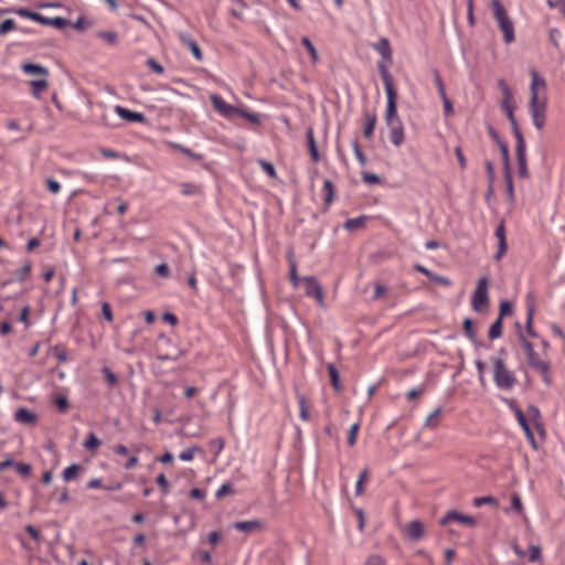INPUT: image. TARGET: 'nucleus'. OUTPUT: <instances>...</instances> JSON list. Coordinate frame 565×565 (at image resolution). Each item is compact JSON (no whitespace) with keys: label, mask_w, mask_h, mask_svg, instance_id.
<instances>
[{"label":"nucleus","mask_w":565,"mask_h":565,"mask_svg":"<svg viewBox=\"0 0 565 565\" xmlns=\"http://www.w3.org/2000/svg\"><path fill=\"white\" fill-rule=\"evenodd\" d=\"M301 44L306 47V50L310 54V57H311L312 62H317L319 60V55H318V52H317L315 45L309 40V38L302 36L301 38Z\"/></svg>","instance_id":"nucleus-41"},{"label":"nucleus","mask_w":565,"mask_h":565,"mask_svg":"<svg viewBox=\"0 0 565 565\" xmlns=\"http://www.w3.org/2000/svg\"><path fill=\"white\" fill-rule=\"evenodd\" d=\"M443 412L441 407H437L431 414H429L424 423L425 428L435 429L438 426L437 417L440 416Z\"/></svg>","instance_id":"nucleus-35"},{"label":"nucleus","mask_w":565,"mask_h":565,"mask_svg":"<svg viewBox=\"0 0 565 565\" xmlns=\"http://www.w3.org/2000/svg\"><path fill=\"white\" fill-rule=\"evenodd\" d=\"M34 21L39 22L40 24H43V25L54 26L56 29H63L70 24V21L65 18H62V17L47 18L38 12L34 18Z\"/></svg>","instance_id":"nucleus-17"},{"label":"nucleus","mask_w":565,"mask_h":565,"mask_svg":"<svg viewBox=\"0 0 565 565\" xmlns=\"http://www.w3.org/2000/svg\"><path fill=\"white\" fill-rule=\"evenodd\" d=\"M289 279L295 288L299 287L300 281H302V278L298 276L297 266L295 262H290Z\"/></svg>","instance_id":"nucleus-50"},{"label":"nucleus","mask_w":565,"mask_h":565,"mask_svg":"<svg viewBox=\"0 0 565 565\" xmlns=\"http://www.w3.org/2000/svg\"><path fill=\"white\" fill-rule=\"evenodd\" d=\"M518 339H519V342L522 345L526 356L529 355V353H533L534 352L533 343L525 338L523 331H520L518 333Z\"/></svg>","instance_id":"nucleus-45"},{"label":"nucleus","mask_w":565,"mask_h":565,"mask_svg":"<svg viewBox=\"0 0 565 565\" xmlns=\"http://www.w3.org/2000/svg\"><path fill=\"white\" fill-rule=\"evenodd\" d=\"M359 428H360L359 423H355L351 426L349 434H348V444L350 446H354L356 444Z\"/></svg>","instance_id":"nucleus-60"},{"label":"nucleus","mask_w":565,"mask_h":565,"mask_svg":"<svg viewBox=\"0 0 565 565\" xmlns=\"http://www.w3.org/2000/svg\"><path fill=\"white\" fill-rule=\"evenodd\" d=\"M201 451V448L198 446L189 447L182 450L179 455V458L183 461H191L194 458L195 452Z\"/></svg>","instance_id":"nucleus-48"},{"label":"nucleus","mask_w":565,"mask_h":565,"mask_svg":"<svg viewBox=\"0 0 565 565\" xmlns=\"http://www.w3.org/2000/svg\"><path fill=\"white\" fill-rule=\"evenodd\" d=\"M511 509L521 513L523 511V504L521 497L518 493H513L511 497Z\"/></svg>","instance_id":"nucleus-62"},{"label":"nucleus","mask_w":565,"mask_h":565,"mask_svg":"<svg viewBox=\"0 0 565 565\" xmlns=\"http://www.w3.org/2000/svg\"><path fill=\"white\" fill-rule=\"evenodd\" d=\"M370 478V470L369 468H364L359 477H358V480H356V484H355V494L356 495H361L363 493V484L365 481H367Z\"/></svg>","instance_id":"nucleus-36"},{"label":"nucleus","mask_w":565,"mask_h":565,"mask_svg":"<svg viewBox=\"0 0 565 565\" xmlns=\"http://www.w3.org/2000/svg\"><path fill=\"white\" fill-rule=\"evenodd\" d=\"M14 468H15L17 472L24 478L30 477V475L32 472V467L29 463L18 462V463H14Z\"/></svg>","instance_id":"nucleus-57"},{"label":"nucleus","mask_w":565,"mask_h":565,"mask_svg":"<svg viewBox=\"0 0 565 565\" xmlns=\"http://www.w3.org/2000/svg\"><path fill=\"white\" fill-rule=\"evenodd\" d=\"M452 521H458V522L467 524L469 526L477 525V521L473 516L461 514L456 510H451V511L447 512V514L440 519L439 524L447 525L448 523H450Z\"/></svg>","instance_id":"nucleus-12"},{"label":"nucleus","mask_w":565,"mask_h":565,"mask_svg":"<svg viewBox=\"0 0 565 565\" xmlns=\"http://www.w3.org/2000/svg\"><path fill=\"white\" fill-rule=\"evenodd\" d=\"M499 86L501 88L502 96H503L501 106L511 124L513 136H514L515 140L524 138L523 134L519 127V124L516 121V118L514 116V106L512 105L513 94L504 79H502V78L499 79Z\"/></svg>","instance_id":"nucleus-5"},{"label":"nucleus","mask_w":565,"mask_h":565,"mask_svg":"<svg viewBox=\"0 0 565 565\" xmlns=\"http://www.w3.org/2000/svg\"><path fill=\"white\" fill-rule=\"evenodd\" d=\"M507 194L510 201H514V186L511 170L503 172Z\"/></svg>","instance_id":"nucleus-39"},{"label":"nucleus","mask_w":565,"mask_h":565,"mask_svg":"<svg viewBox=\"0 0 565 565\" xmlns=\"http://www.w3.org/2000/svg\"><path fill=\"white\" fill-rule=\"evenodd\" d=\"M527 415H529L530 419L534 423L536 430L540 434L544 435V427H543V424L541 423V412H540L539 407L535 405H530L527 407Z\"/></svg>","instance_id":"nucleus-25"},{"label":"nucleus","mask_w":565,"mask_h":565,"mask_svg":"<svg viewBox=\"0 0 565 565\" xmlns=\"http://www.w3.org/2000/svg\"><path fill=\"white\" fill-rule=\"evenodd\" d=\"M96 36L104 40L109 45H117L118 43V33L116 31H98Z\"/></svg>","instance_id":"nucleus-32"},{"label":"nucleus","mask_w":565,"mask_h":565,"mask_svg":"<svg viewBox=\"0 0 565 565\" xmlns=\"http://www.w3.org/2000/svg\"><path fill=\"white\" fill-rule=\"evenodd\" d=\"M322 190L324 193V198H323L324 204L327 206H329L333 202L334 194H335V186L331 180L326 179L323 182Z\"/></svg>","instance_id":"nucleus-28"},{"label":"nucleus","mask_w":565,"mask_h":565,"mask_svg":"<svg viewBox=\"0 0 565 565\" xmlns=\"http://www.w3.org/2000/svg\"><path fill=\"white\" fill-rule=\"evenodd\" d=\"M376 66L384 84L387 98L385 122L390 129L403 127V122L397 115V92L394 87L393 76L383 62H377Z\"/></svg>","instance_id":"nucleus-1"},{"label":"nucleus","mask_w":565,"mask_h":565,"mask_svg":"<svg viewBox=\"0 0 565 565\" xmlns=\"http://www.w3.org/2000/svg\"><path fill=\"white\" fill-rule=\"evenodd\" d=\"M305 282V294L308 297L315 298L321 307L324 305L323 289L318 279L313 276H306L302 278Z\"/></svg>","instance_id":"nucleus-8"},{"label":"nucleus","mask_w":565,"mask_h":565,"mask_svg":"<svg viewBox=\"0 0 565 565\" xmlns=\"http://www.w3.org/2000/svg\"><path fill=\"white\" fill-rule=\"evenodd\" d=\"M179 40L181 41V43L183 45L189 47V50L191 51L192 55L194 56V58L196 61L201 62L203 60V53H202L200 46L198 45L195 40L192 39V36L190 34L181 32V33H179Z\"/></svg>","instance_id":"nucleus-16"},{"label":"nucleus","mask_w":565,"mask_h":565,"mask_svg":"<svg viewBox=\"0 0 565 565\" xmlns=\"http://www.w3.org/2000/svg\"><path fill=\"white\" fill-rule=\"evenodd\" d=\"M235 490L231 483H223L220 489L216 491L215 497L217 499H222L223 497L227 494L234 493Z\"/></svg>","instance_id":"nucleus-59"},{"label":"nucleus","mask_w":565,"mask_h":565,"mask_svg":"<svg viewBox=\"0 0 565 565\" xmlns=\"http://www.w3.org/2000/svg\"><path fill=\"white\" fill-rule=\"evenodd\" d=\"M518 423L520 424V426L522 427L524 434H525V437L526 438H532V429L530 427V424L526 419V416L524 415L523 412H518Z\"/></svg>","instance_id":"nucleus-42"},{"label":"nucleus","mask_w":565,"mask_h":565,"mask_svg":"<svg viewBox=\"0 0 565 565\" xmlns=\"http://www.w3.org/2000/svg\"><path fill=\"white\" fill-rule=\"evenodd\" d=\"M154 273L158 276L163 278H168L170 276V267L167 263H161L154 267Z\"/></svg>","instance_id":"nucleus-63"},{"label":"nucleus","mask_w":565,"mask_h":565,"mask_svg":"<svg viewBox=\"0 0 565 565\" xmlns=\"http://www.w3.org/2000/svg\"><path fill=\"white\" fill-rule=\"evenodd\" d=\"M362 180L371 185L381 183V178L376 173L363 172Z\"/></svg>","instance_id":"nucleus-61"},{"label":"nucleus","mask_w":565,"mask_h":565,"mask_svg":"<svg viewBox=\"0 0 565 565\" xmlns=\"http://www.w3.org/2000/svg\"><path fill=\"white\" fill-rule=\"evenodd\" d=\"M515 157L518 162L519 177L522 179H527L530 177V172L527 170L526 143L524 138L515 140Z\"/></svg>","instance_id":"nucleus-7"},{"label":"nucleus","mask_w":565,"mask_h":565,"mask_svg":"<svg viewBox=\"0 0 565 565\" xmlns=\"http://www.w3.org/2000/svg\"><path fill=\"white\" fill-rule=\"evenodd\" d=\"M364 129H363V136L365 139H372L373 131L376 126L377 117L375 113H365L364 114Z\"/></svg>","instance_id":"nucleus-20"},{"label":"nucleus","mask_w":565,"mask_h":565,"mask_svg":"<svg viewBox=\"0 0 565 565\" xmlns=\"http://www.w3.org/2000/svg\"><path fill=\"white\" fill-rule=\"evenodd\" d=\"M352 147H353V151H354L355 158L358 159L359 163L361 166H365L367 160H366L365 154L361 150V147H360L358 140H354L352 142Z\"/></svg>","instance_id":"nucleus-58"},{"label":"nucleus","mask_w":565,"mask_h":565,"mask_svg":"<svg viewBox=\"0 0 565 565\" xmlns=\"http://www.w3.org/2000/svg\"><path fill=\"white\" fill-rule=\"evenodd\" d=\"M14 419L22 424H35L36 415L25 407H20L14 413Z\"/></svg>","instance_id":"nucleus-21"},{"label":"nucleus","mask_w":565,"mask_h":565,"mask_svg":"<svg viewBox=\"0 0 565 565\" xmlns=\"http://www.w3.org/2000/svg\"><path fill=\"white\" fill-rule=\"evenodd\" d=\"M367 218L369 217L366 215H360L359 217L348 218L344 222L343 227L349 232H354L356 230L364 227Z\"/></svg>","instance_id":"nucleus-26"},{"label":"nucleus","mask_w":565,"mask_h":565,"mask_svg":"<svg viewBox=\"0 0 565 565\" xmlns=\"http://www.w3.org/2000/svg\"><path fill=\"white\" fill-rule=\"evenodd\" d=\"M327 369H328V374H329V377H330V383H331L333 390L335 392H341L342 385H341V382H340V374H339L338 369L332 363H329Z\"/></svg>","instance_id":"nucleus-27"},{"label":"nucleus","mask_w":565,"mask_h":565,"mask_svg":"<svg viewBox=\"0 0 565 565\" xmlns=\"http://www.w3.org/2000/svg\"><path fill=\"white\" fill-rule=\"evenodd\" d=\"M404 532L408 539L418 541L424 536V524L419 520H413Z\"/></svg>","instance_id":"nucleus-19"},{"label":"nucleus","mask_w":565,"mask_h":565,"mask_svg":"<svg viewBox=\"0 0 565 565\" xmlns=\"http://www.w3.org/2000/svg\"><path fill=\"white\" fill-rule=\"evenodd\" d=\"M503 319L501 317H498L492 324L489 328L488 335L491 340L498 339L502 335V328H503Z\"/></svg>","instance_id":"nucleus-31"},{"label":"nucleus","mask_w":565,"mask_h":565,"mask_svg":"<svg viewBox=\"0 0 565 565\" xmlns=\"http://www.w3.org/2000/svg\"><path fill=\"white\" fill-rule=\"evenodd\" d=\"M491 362L493 365V382L495 386L501 391H511L518 382L514 373L509 370L501 356L491 358Z\"/></svg>","instance_id":"nucleus-3"},{"label":"nucleus","mask_w":565,"mask_h":565,"mask_svg":"<svg viewBox=\"0 0 565 565\" xmlns=\"http://www.w3.org/2000/svg\"><path fill=\"white\" fill-rule=\"evenodd\" d=\"M390 140L394 146L399 147L405 141L404 127L390 129Z\"/></svg>","instance_id":"nucleus-30"},{"label":"nucleus","mask_w":565,"mask_h":565,"mask_svg":"<svg viewBox=\"0 0 565 565\" xmlns=\"http://www.w3.org/2000/svg\"><path fill=\"white\" fill-rule=\"evenodd\" d=\"M17 28V23L13 19H7L0 23V36L13 31Z\"/></svg>","instance_id":"nucleus-52"},{"label":"nucleus","mask_w":565,"mask_h":565,"mask_svg":"<svg viewBox=\"0 0 565 565\" xmlns=\"http://www.w3.org/2000/svg\"><path fill=\"white\" fill-rule=\"evenodd\" d=\"M494 234L498 238V250L493 257L495 260H500L507 252L505 225L503 221L499 223Z\"/></svg>","instance_id":"nucleus-15"},{"label":"nucleus","mask_w":565,"mask_h":565,"mask_svg":"<svg viewBox=\"0 0 565 565\" xmlns=\"http://www.w3.org/2000/svg\"><path fill=\"white\" fill-rule=\"evenodd\" d=\"M54 403L61 413H65L70 407L68 398L64 395H57Z\"/></svg>","instance_id":"nucleus-56"},{"label":"nucleus","mask_w":565,"mask_h":565,"mask_svg":"<svg viewBox=\"0 0 565 565\" xmlns=\"http://www.w3.org/2000/svg\"><path fill=\"white\" fill-rule=\"evenodd\" d=\"M100 445L102 440L94 433H89L83 444L84 448L89 451L97 450L100 447Z\"/></svg>","instance_id":"nucleus-33"},{"label":"nucleus","mask_w":565,"mask_h":565,"mask_svg":"<svg viewBox=\"0 0 565 565\" xmlns=\"http://www.w3.org/2000/svg\"><path fill=\"white\" fill-rule=\"evenodd\" d=\"M115 111L118 116L128 122H146L147 118L142 113L130 110L122 106H116Z\"/></svg>","instance_id":"nucleus-14"},{"label":"nucleus","mask_w":565,"mask_h":565,"mask_svg":"<svg viewBox=\"0 0 565 565\" xmlns=\"http://www.w3.org/2000/svg\"><path fill=\"white\" fill-rule=\"evenodd\" d=\"M54 356L60 363H65L68 360L67 350L64 345H55L52 348Z\"/></svg>","instance_id":"nucleus-44"},{"label":"nucleus","mask_w":565,"mask_h":565,"mask_svg":"<svg viewBox=\"0 0 565 565\" xmlns=\"http://www.w3.org/2000/svg\"><path fill=\"white\" fill-rule=\"evenodd\" d=\"M462 327H463V331H465V334L467 335V338L469 340H471L472 342H476L477 334L473 329V321L470 318H466L462 322Z\"/></svg>","instance_id":"nucleus-40"},{"label":"nucleus","mask_w":565,"mask_h":565,"mask_svg":"<svg viewBox=\"0 0 565 565\" xmlns=\"http://www.w3.org/2000/svg\"><path fill=\"white\" fill-rule=\"evenodd\" d=\"M484 504H492V505H495L497 504V499L492 495H487V497H478V498H475L473 499V505L476 508H480Z\"/></svg>","instance_id":"nucleus-54"},{"label":"nucleus","mask_w":565,"mask_h":565,"mask_svg":"<svg viewBox=\"0 0 565 565\" xmlns=\"http://www.w3.org/2000/svg\"><path fill=\"white\" fill-rule=\"evenodd\" d=\"M488 286L489 279L487 276L479 278L471 297L472 309L477 312H481L489 305Z\"/></svg>","instance_id":"nucleus-6"},{"label":"nucleus","mask_w":565,"mask_h":565,"mask_svg":"<svg viewBox=\"0 0 565 565\" xmlns=\"http://www.w3.org/2000/svg\"><path fill=\"white\" fill-rule=\"evenodd\" d=\"M498 147H499V149L501 151V156H502L503 172H508V170H511L509 147L505 141L500 143Z\"/></svg>","instance_id":"nucleus-37"},{"label":"nucleus","mask_w":565,"mask_h":565,"mask_svg":"<svg viewBox=\"0 0 565 565\" xmlns=\"http://www.w3.org/2000/svg\"><path fill=\"white\" fill-rule=\"evenodd\" d=\"M306 136H307V141H308V148H309L310 157H311L312 161L319 162L321 157H320V153L318 151V147H317V143H316V140H315V135H313L312 128H308L307 129Z\"/></svg>","instance_id":"nucleus-24"},{"label":"nucleus","mask_w":565,"mask_h":565,"mask_svg":"<svg viewBox=\"0 0 565 565\" xmlns=\"http://www.w3.org/2000/svg\"><path fill=\"white\" fill-rule=\"evenodd\" d=\"M84 471V467L79 463H72L66 467L62 473L63 480L65 482L73 481L79 477V475Z\"/></svg>","instance_id":"nucleus-22"},{"label":"nucleus","mask_w":565,"mask_h":565,"mask_svg":"<svg viewBox=\"0 0 565 565\" xmlns=\"http://www.w3.org/2000/svg\"><path fill=\"white\" fill-rule=\"evenodd\" d=\"M373 49L382 56V61L387 67L393 63V51L388 39L381 38L376 43L372 44Z\"/></svg>","instance_id":"nucleus-11"},{"label":"nucleus","mask_w":565,"mask_h":565,"mask_svg":"<svg viewBox=\"0 0 565 565\" xmlns=\"http://www.w3.org/2000/svg\"><path fill=\"white\" fill-rule=\"evenodd\" d=\"M512 313H513L512 303L508 300L501 301L498 317H501V319H503L504 317L511 316Z\"/></svg>","instance_id":"nucleus-55"},{"label":"nucleus","mask_w":565,"mask_h":565,"mask_svg":"<svg viewBox=\"0 0 565 565\" xmlns=\"http://www.w3.org/2000/svg\"><path fill=\"white\" fill-rule=\"evenodd\" d=\"M493 17L498 23L500 31L503 33V41L511 44L515 41L514 24L509 17L508 11L503 7L501 0H491Z\"/></svg>","instance_id":"nucleus-4"},{"label":"nucleus","mask_w":565,"mask_h":565,"mask_svg":"<svg viewBox=\"0 0 565 565\" xmlns=\"http://www.w3.org/2000/svg\"><path fill=\"white\" fill-rule=\"evenodd\" d=\"M532 82L530 86L531 98L529 103L530 114L533 120V125L536 129H543L546 121V98H540L537 87L542 88L546 87V82L544 78L540 77L539 73L533 70L531 72Z\"/></svg>","instance_id":"nucleus-2"},{"label":"nucleus","mask_w":565,"mask_h":565,"mask_svg":"<svg viewBox=\"0 0 565 565\" xmlns=\"http://www.w3.org/2000/svg\"><path fill=\"white\" fill-rule=\"evenodd\" d=\"M535 296L533 292H529L525 297L526 302V323H525V330L526 333L532 338H537L539 334L533 329V317L535 313Z\"/></svg>","instance_id":"nucleus-10"},{"label":"nucleus","mask_w":565,"mask_h":565,"mask_svg":"<svg viewBox=\"0 0 565 565\" xmlns=\"http://www.w3.org/2000/svg\"><path fill=\"white\" fill-rule=\"evenodd\" d=\"M258 164L260 166L263 171L265 173H267L270 178H276V175H277L276 169H275V167H274V164L271 162L266 161L264 159H259L258 160Z\"/></svg>","instance_id":"nucleus-53"},{"label":"nucleus","mask_w":565,"mask_h":565,"mask_svg":"<svg viewBox=\"0 0 565 565\" xmlns=\"http://www.w3.org/2000/svg\"><path fill=\"white\" fill-rule=\"evenodd\" d=\"M527 363L529 365L537 371L542 375V380L546 385L551 384V377L548 375L551 365L547 361H543L539 358L537 353L534 351L533 353H529Z\"/></svg>","instance_id":"nucleus-9"},{"label":"nucleus","mask_w":565,"mask_h":565,"mask_svg":"<svg viewBox=\"0 0 565 565\" xmlns=\"http://www.w3.org/2000/svg\"><path fill=\"white\" fill-rule=\"evenodd\" d=\"M233 7L230 12L233 17L241 19L243 17L244 9L247 8V4L243 0H232Z\"/></svg>","instance_id":"nucleus-38"},{"label":"nucleus","mask_w":565,"mask_h":565,"mask_svg":"<svg viewBox=\"0 0 565 565\" xmlns=\"http://www.w3.org/2000/svg\"><path fill=\"white\" fill-rule=\"evenodd\" d=\"M364 565H386V561L379 554L371 555Z\"/></svg>","instance_id":"nucleus-64"},{"label":"nucleus","mask_w":565,"mask_h":565,"mask_svg":"<svg viewBox=\"0 0 565 565\" xmlns=\"http://www.w3.org/2000/svg\"><path fill=\"white\" fill-rule=\"evenodd\" d=\"M529 562H542V550L540 545L532 544L529 548Z\"/></svg>","instance_id":"nucleus-43"},{"label":"nucleus","mask_w":565,"mask_h":565,"mask_svg":"<svg viewBox=\"0 0 565 565\" xmlns=\"http://www.w3.org/2000/svg\"><path fill=\"white\" fill-rule=\"evenodd\" d=\"M214 108L224 117H231L238 111V108L227 104L221 96L214 94L211 96Z\"/></svg>","instance_id":"nucleus-13"},{"label":"nucleus","mask_w":565,"mask_h":565,"mask_svg":"<svg viewBox=\"0 0 565 565\" xmlns=\"http://www.w3.org/2000/svg\"><path fill=\"white\" fill-rule=\"evenodd\" d=\"M22 71L29 75H41L42 77L49 76V70L40 64L24 63L21 66Z\"/></svg>","instance_id":"nucleus-23"},{"label":"nucleus","mask_w":565,"mask_h":565,"mask_svg":"<svg viewBox=\"0 0 565 565\" xmlns=\"http://www.w3.org/2000/svg\"><path fill=\"white\" fill-rule=\"evenodd\" d=\"M30 85L32 87V95L35 98H40L42 92L49 87V82L46 81V77H43L41 79L30 81Z\"/></svg>","instance_id":"nucleus-29"},{"label":"nucleus","mask_w":565,"mask_h":565,"mask_svg":"<svg viewBox=\"0 0 565 565\" xmlns=\"http://www.w3.org/2000/svg\"><path fill=\"white\" fill-rule=\"evenodd\" d=\"M172 147L177 150H179L180 152L186 154L188 157L199 161V160H202L203 159V154L201 153H195L193 152L191 149L186 148V147H183L182 145H179V143H173Z\"/></svg>","instance_id":"nucleus-51"},{"label":"nucleus","mask_w":565,"mask_h":565,"mask_svg":"<svg viewBox=\"0 0 565 565\" xmlns=\"http://www.w3.org/2000/svg\"><path fill=\"white\" fill-rule=\"evenodd\" d=\"M102 373L104 374L105 380L110 387H114L118 384L117 375L109 367L104 366L102 369Z\"/></svg>","instance_id":"nucleus-47"},{"label":"nucleus","mask_w":565,"mask_h":565,"mask_svg":"<svg viewBox=\"0 0 565 565\" xmlns=\"http://www.w3.org/2000/svg\"><path fill=\"white\" fill-rule=\"evenodd\" d=\"M233 527L241 532L252 533V532L262 530L264 527V521H262V520L238 521L233 524Z\"/></svg>","instance_id":"nucleus-18"},{"label":"nucleus","mask_w":565,"mask_h":565,"mask_svg":"<svg viewBox=\"0 0 565 565\" xmlns=\"http://www.w3.org/2000/svg\"><path fill=\"white\" fill-rule=\"evenodd\" d=\"M433 74H434V81H435V85L438 89V94L440 97H445L446 94V88H445V84L443 82V78L440 76V73L437 68H434L433 70Z\"/></svg>","instance_id":"nucleus-46"},{"label":"nucleus","mask_w":565,"mask_h":565,"mask_svg":"<svg viewBox=\"0 0 565 565\" xmlns=\"http://www.w3.org/2000/svg\"><path fill=\"white\" fill-rule=\"evenodd\" d=\"M236 114L254 125H259L262 122L260 115L257 113H253L244 108H238Z\"/></svg>","instance_id":"nucleus-34"},{"label":"nucleus","mask_w":565,"mask_h":565,"mask_svg":"<svg viewBox=\"0 0 565 565\" xmlns=\"http://www.w3.org/2000/svg\"><path fill=\"white\" fill-rule=\"evenodd\" d=\"M181 193L183 195H195V194H199L200 193V186L194 184V183H190V182L182 183L181 184Z\"/></svg>","instance_id":"nucleus-49"}]
</instances>
